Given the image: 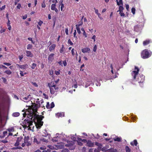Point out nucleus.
Returning <instances> with one entry per match:
<instances>
[{"label":"nucleus","instance_id":"obj_36","mask_svg":"<svg viewBox=\"0 0 152 152\" xmlns=\"http://www.w3.org/2000/svg\"><path fill=\"white\" fill-rule=\"evenodd\" d=\"M68 43L71 45H72L73 44V43L69 39L68 40Z\"/></svg>","mask_w":152,"mask_h":152},{"label":"nucleus","instance_id":"obj_60","mask_svg":"<svg viewBox=\"0 0 152 152\" xmlns=\"http://www.w3.org/2000/svg\"><path fill=\"white\" fill-rule=\"evenodd\" d=\"M10 21L8 19V22L7 23V26H9L10 25Z\"/></svg>","mask_w":152,"mask_h":152},{"label":"nucleus","instance_id":"obj_15","mask_svg":"<svg viewBox=\"0 0 152 152\" xmlns=\"http://www.w3.org/2000/svg\"><path fill=\"white\" fill-rule=\"evenodd\" d=\"M59 139V137L57 136L56 137H54L52 139V141L53 142H56L58 141Z\"/></svg>","mask_w":152,"mask_h":152},{"label":"nucleus","instance_id":"obj_12","mask_svg":"<svg viewBox=\"0 0 152 152\" xmlns=\"http://www.w3.org/2000/svg\"><path fill=\"white\" fill-rule=\"evenodd\" d=\"M56 46V45L55 44H53V45H52L51 46H50V48H49V50L50 51H51L53 50H54L55 49Z\"/></svg>","mask_w":152,"mask_h":152},{"label":"nucleus","instance_id":"obj_47","mask_svg":"<svg viewBox=\"0 0 152 152\" xmlns=\"http://www.w3.org/2000/svg\"><path fill=\"white\" fill-rule=\"evenodd\" d=\"M43 23V22L42 21L40 20V21L38 22V24L40 26H41L42 24Z\"/></svg>","mask_w":152,"mask_h":152},{"label":"nucleus","instance_id":"obj_56","mask_svg":"<svg viewBox=\"0 0 152 152\" xmlns=\"http://www.w3.org/2000/svg\"><path fill=\"white\" fill-rule=\"evenodd\" d=\"M20 75L21 76H24V75H23V72H22V71H20Z\"/></svg>","mask_w":152,"mask_h":152},{"label":"nucleus","instance_id":"obj_61","mask_svg":"<svg viewBox=\"0 0 152 152\" xmlns=\"http://www.w3.org/2000/svg\"><path fill=\"white\" fill-rule=\"evenodd\" d=\"M52 2L53 3H55V4H56L58 2V1L57 0H53L52 1Z\"/></svg>","mask_w":152,"mask_h":152},{"label":"nucleus","instance_id":"obj_54","mask_svg":"<svg viewBox=\"0 0 152 152\" xmlns=\"http://www.w3.org/2000/svg\"><path fill=\"white\" fill-rule=\"evenodd\" d=\"M61 10L62 11L63 10V8L64 7V5L63 4H62L61 5Z\"/></svg>","mask_w":152,"mask_h":152},{"label":"nucleus","instance_id":"obj_58","mask_svg":"<svg viewBox=\"0 0 152 152\" xmlns=\"http://www.w3.org/2000/svg\"><path fill=\"white\" fill-rule=\"evenodd\" d=\"M71 138L74 141L75 140H76V138L74 137H72Z\"/></svg>","mask_w":152,"mask_h":152},{"label":"nucleus","instance_id":"obj_8","mask_svg":"<svg viewBox=\"0 0 152 152\" xmlns=\"http://www.w3.org/2000/svg\"><path fill=\"white\" fill-rule=\"evenodd\" d=\"M151 42V41L149 39H147L145 41H143V45H148L149 43H150Z\"/></svg>","mask_w":152,"mask_h":152},{"label":"nucleus","instance_id":"obj_22","mask_svg":"<svg viewBox=\"0 0 152 152\" xmlns=\"http://www.w3.org/2000/svg\"><path fill=\"white\" fill-rule=\"evenodd\" d=\"M124 9V8L122 6H120L119 7V10L117 11V12H118V11H119L120 12H121Z\"/></svg>","mask_w":152,"mask_h":152},{"label":"nucleus","instance_id":"obj_29","mask_svg":"<svg viewBox=\"0 0 152 152\" xmlns=\"http://www.w3.org/2000/svg\"><path fill=\"white\" fill-rule=\"evenodd\" d=\"M22 148L20 146H19V147H17L13 148H12V149L13 150H15V149H21Z\"/></svg>","mask_w":152,"mask_h":152},{"label":"nucleus","instance_id":"obj_1","mask_svg":"<svg viewBox=\"0 0 152 152\" xmlns=\"http://www.w3.org/2000/svg\"><path fill=\"white\" fill-rule=\"evenodd\" d=\"M31 109L30 112V116L34 117L33 120L36 119L38 123L36 124V127L37 129H40L41 126H42L43 122L42 121L44 116L41 115H37L36 113L37 112V109L39 107L37 104L33 105L31 107Z\"/></svg>","mask_w":152,"mask_h":152},{"label":"nucleus","instance_id":"obj_17","mask_svg":"<svg viewBox=\"0 0 152 152\" xmlns=\"http://www.w3.org/2000/svg\"><path fill=\"white\" fill-rule=\"evenodd\" d=\"M50 90V93L52 94H53L55 93V91L54 90V89L53 88L51 87L50 86H49Z\"/></svg>","mask_w":152,"mask_h":152},{"label":"nucleus","instance_id":"obj_30","mask_svg":"<svg viewBox=\"0 0 152 152\" xmlns=\"http://www.w3.org/2000/svg\"><path fill=\"white\" fill-rule=\"evenodd\" d=\"M56 115L58 117H61L62 116V113H58L56 114Z\"/></svg>","mask_w":152,"mask_h":152},{"label":"nucleus","instance_id":"obj_59","mask_svg":"<svg viewBox=\"0 0 152 152\" xmlns=\"http://www.w3.org/2000/svg\"><path fill=\"white\" fill-rule=\"evenodd\" d=\"M27 15H25L24 16H23V19H25L27 18Z\"/></svg>","mask_w":152,"mask_h":152},{"label":"nucleus","instance_id":"obj_55","mask_svg":"<svg viewBox=\"0 0 152 152\" xmlns=\"http://www.w3.org/2000/svg\"><path fill=\"white\" fill-rule=\"evenodd\" d=\"M63 0H61L59 2V3H60V5H59V8L60 6L62 4H63Z\"/></svg>","mask_w":152,"mask_h":152},{"label":"nucleus","instance_id":"obj_46","mask_svg":"<svg viewBox=\"0 0 152 152\" xmlns=\"http://www.w3.org/2000/svg\"><path fill=\"white\" fill-rule=\"evenodd\" d=\"M19 145V142H16L15 144V146H18Z\"/></svg>","mask_w":152,"mask_h":152},{"label":"nucleus","instance_id":"obj_41","mask_svg":"<svg viewBox=\"0 0 152 152\" xmlns=\"http://www.w3.org/2000/svg\"><path fill=\"white\" fill-rule=\"evenodd\" d=\"M3 64L7 66H9L11 65V64L9 63H4Z\"/></svg>","mask_w":152,"mask_h":152},{"label":"nucleus","instance_id":"obj_38","mask_svg":"<svg viewBox=\"0 0 152 152\" xmlns=\"http://www.w3.org/2000/svg\"><path fill=\"white\" fill-rule=\"evenodd\" d=\"M8 130L10 132H12L13 131H14V129L13 128H11V129H9Z\"/></svg>","mask_w":152,"mask_h":152},{"label":"nucleus","instance_id":"obj_26","mask_svg":"<svg viewBox=\"0 0 152 152\" xmlns=\"http://www.w3.org/2000/svg\"><path fill=\"white\" fill-rule=\"evenodd\" d=\"M5 72L8 75H10L12 73V72L9 70L6 71Z\"/></svg>","mask_w":152,"mask_h":152},{"label":"nucleus","instance_id":"obj_11","mask_svg":"<svg viewBox=\"0 0 152 152\" xmlns=\"http://www.w3.org/2000/svg\"><path fill=\"white\" fill-rule=\"evenodd\" d=\"M87 145L89 147H93L94 145L93 143L91 141L88 140L87 143Z\"/></svg>","mask_w":152,"mask_h":152},{"label":"nucleus","instance_id":"obj_39","mask_svg":"<svg viewBox=\"0 0 152 152\" xmlns=\"http://www.w3.org/2000/svg\"><path fill=\"white\" fill-rule=\"evenodd\" d=\"M22 138L21 137H18V139L16 141L17 142H19H19H20L21 140L22 139Z\"/></svg>","mask_w":152,"mask_h":152},{"label":"nucleus","instance_id":"obj_13","mask_svg":"<svg viewBox=\"0 0 152 152\" xmlns=\"http://www.w3.org/2000/svg\"><path fill=\"white\" fill-rule=\"evenodd\" d=\"M117 4L118 6H120L121 5H123L122 0H119L118 1V0H116Z\"/></svg>","mask_w":152,"mask_h":152},{"label":"nucleus","instance_id":"obj_9","mask_svg":"<svg viewBox=\"0 0 152 152\" xmlns=\"http://www.w3.org/2000/svg\"><path fill=\"white\" fill-rule=\"evenodd\" d=\"M90 50V49L88 48H84L82 49V51L83 53L88 52Z\"/></svg>","mask_w":152,"mask_h":152},{"label":"nucleus","instance_id":"obj_52","mask_svg":"<svg viewBox=\"0 0 152 152\" xmlns=\"http://www.w3.org/2000/svg\"><path fill=\"white\" fill-rule=\"evenodd\" d=\"M30 96V95H29L28 96H27V97H23V99H25V100H27V99H28V98H29V97H28V96Z\"/></svg>","mask_w":152,"mask_h":152},{"label":"nucleus","instance_id":"obj_37","mask_svg":"<svg viewBox=\"0 0 152 152\" xmlns=\"http://www.w3.org/2000/svg\"><path fill=\"white\" fill-rule=\"evenodd\" d=\"M46 6L45 3L44 2H43V3L42 4V8H45Z\"/></svg>","mask_w":152,"mask_h":152},{"label":"nucleus","instance_id":"obj_4","mask_svg":"<svg viewBox=\"0 0 152 152\" xmlns=\"http://www.w3.org/2000/svg\"><path fill=\"white\" fill-rule=\"evenodd\" d=\"M145 80L144 77L143 75H138L137 77V78L135 80H134V82H137L138 83L143 82Z\"/></svg>","mask_w":152,"mask_h":152},{"label":"nucleus","instance_id":"obj_7","mask_svg":"<svg viewBox=\"0 0 152 152\" xmlns=\"http://www.w3.org/2000/svg\"><path fill=\"white\" fill-rule=\"evenodd\" d=\"M26 56L27 57H32L33 56V55L31 53V52L29 51H26Z\"/></svg>","mask_w":152,"mask_h":152},{"label":"nucleus","instance_id":"obj_40","mask_svg":"<svg viewBox=\"0 0 152 152\" xmlns=\"http://www.w3.org/2000/svg\"><path fill=\"white\" fill-rule=\"evenodd\" d=\"M5 8V5H4V6H3L1 7H0V10H4Z\"/></svg>","mask_w":152,"mask_h":152},{"label":"nucleus","instance_id":"obj_43","mask_svg":"<svg viewBox=\"0 0 152 152\" xmlns=\"http://www.w3.org/2000/svg\"><path fill=\"white\" fill-rule=\"evenodd\" d=\"M119 14H120V15L121 16H124L125 15V14L123 12H120Z\"/></svg>","mask_w":152,"mask_h":152},{"label":"nucleus","instance_id":"obj_31","mask_svg":"<svg viewBox=\"0 0 152 152\" xmlns=\"http://www.w3.org/2000/svg\"><path fill=\"white\" fill-rule=\"evenodd\" d=\"M37 64L35 63H33L31 67L32 69H34L36 66Z\"/></svg>","mask_w":152,"mask_h":152},{"label":"nucleus","instance_id":"obj_34","mask_svg":"<svg viewBox=\"0 0 152 152\" xmlns=\"http://www.w3.org/2000/svg\"><path fill=\"white\" fill-rule=\"evenodd\" d=\"M54 104L53 102H52L50 104V108H52L54 107Z\"/></svg>","mask_w":152,"mask_h":152},{"label":"nucleus","instance_id":"obj_32","mask_svg":"<svg viewBox=\"0 0 152 152\" xmlns=\"http://www.w3.org/2000/svg\"><path fill=\"white\" fill-rule=\"evenodd\" d=\"M97 48V46L96 45H95L93 48V51L95 52Z\"/></svg>","mask_w":152,"mask_h":152},{"label":"nucleus","instance_id":"obj_53","mask_svg":"<svg viewBox=\"0 0 152 152\" xmlns=\"http://www.w3.org/2000/svg\"><path fill=\"white\" fill-rule=\"evenodd\" d=\"M94 9L95 10V13H96V14H98V13H98V10H97V9H95V8H94Z\"/></svg>","mask_w":152,"mask_h":152},{"label":"nucleus","instance_id":"obj_18","mask_svg":"<svg viewBox=\"0 0 152 152\" xmlns=\"http://www.w3.org/2000/svg\"><path fill=\"white\" fill-rule=\"evenodd\" d=\"M109 152H117V151L116 149L113 148H110L108 150Z\"/></svg>","mask_w":152,"mask_h":152},{"label":"nucleus","instance_id":"obj_27","mask_svg":"<svg viewBox=\"0 0 152 152\" xmlns=\"http://www.w3.org/2000/svg\"><path fill=\"white\" fill-rule=\"evenodd\" d=\"M32 45L31 44H28L27 46V48L28 50H29L32 48Z\"/></svg>","mask_w":152,"mask_h":152},{"label":"nucleus","instance_id":"obj_6","mask_svg":"<svg viewBox=\"0 0 152 152\" xmlns=\"http://www.w3.org/2000/svg\"><path fill=\"white\" fill-rule=\"evenodd\" d=\"M16 66H17L18 68H20L22 70L26 69L28 66V65L27 64L20 65L18 64H17Z\"/></svg>","mask_w":152,"mask_h":152},{"label":"nucleus","instance_id":"obj_62","mask_svg":"<svg viewBox=\"0 0 152 152\" xmlns=\"http://www.w3.org/2000/svg\"><path fill=\"white\" fill-rule=\"evenodd\" d=\"M129 5L128 4H126V8L127 10H128V9L129 8Z\"/></svg>","mask_w":152,"mask_h":152},{"label":"nucleus","instance_id":"obj_63","mask_svg":"<svg viewBox=\"0 0 152 152\" xmlns=\"http://www.w3.org/2000/svg\"><path fill=\"white\" fill-rule=\"evenodd\" d=\"M53 10H54L56 13H58V10L56 8L55 9Z\"/></svg>","mask_w":152,"mask_h":152},{"label":"nucleus","instance_id":"obj_3","mask_svg":"<svg viewBox=\"0 0 152 152\" xmlns=\"http://www.w3.org/2000/svg\"><path fill=\"white\" fill-rule=\"evenodd\" d=\"M152 55V52H149L148 49H145L143 50L141 53V57L143 59L147 58L150 57Z\"/></svg>","mask_w":152,"mask_h":152},{"label":"nucleus","instance_id":"obj_51","mask_svg":"<svg viewBox=\"0 0 152 152\" xmlns=\"http://www.w3.org/2000/svg\"><path fill=\"white\" fill-rule=\"evenodd\" d=\"M59 71H55V73L56 75H58L60 74Z\"/></svg>","mask_w":152,"mask_h":152},{"label":"nucleus","instance_id":"obj_20","mask_svg":"<svg viewBox=\"0 0 152 152\" xmlns=\"http://www.w3.org/2000/svg\"><path fill=\"white\" fill-rule=\"evenodd\" d=\"M12 115L14 117H18L20 115V113L18 112L14 113H13Z\"/></svg>","mask_w":152,"mask_h":152},{"label":"nucleus","instance_id":"obj_45","mask_svg":"<svg viewBox=\"0 0 152 152\" xmlns=\"http://www.w3.org/2000/svg\"><path fill=\"white\" fill-rule=\"evenodd\" d=\"M96 37V36L95 35H94L92 37V39H94V41H95V38Z\"/></svg>","mask_w":152,"mask_h":152},{"label":"nucleus","instance_id":"obj_5","mask_svg":"<svg viewBox=\"0 0 152 152\" xmlns=\"http://www.w3.org/2000/svg\"><path fill=\"white\" fill-rule=\"evenodd\" d=\"M139 70V68L137 67L136 66L134 67V80H135L137 78V77L138 75V72Z\"/></svg>","mask_w":152,"mask_h":152},{"label":"nucleus","instance_id":"obj_21","mask_svg":"<svg viewBox=\"0 0 152 152\" xmlns=\"http://www.w3.org/2000/svg\"><path fill=\"white\" fill-rule=\"evenodd\" d=\"M78 25H76V28L77 30V33L79 34H80L81 33V31L80 30V28L79 27H77Z\"/></svg>","mask_w":152,"mask_h":152},{"label":"nucleus","instance_id":"obj_64","mask_svg":"<svg viewBox=\"0 0 152 152\" xmlns=\"http://www.w3.org/2000/svg\"><path fill=\"white\" fill-rule=\"evenodd\" d=\"M94 151V152H100V151H99L97 149H95Z\"/></svg>","mask_w":152,"mask_h":152},{"label":"nucleus","instance_id":"obj_14","mask_svg":"<svg viewBox=\"0 0 152 152\" xmlns=\"http://www.w3.org/2000/svg\"><path fill=\"white\" fill-rule=\"evenodd\" d=\"M65 50V48H64V45H62L61 49L60 50V52L61 53H64Z\"/></svg>","mask_w":152,"mask_h":152},{"label":"nucleus","instance_id":"obj_23","mask_svg":"<svg viewBox=\"0 0 152 152\" xmlns=\"http://www.w3.org/2000/svg\"><path fill=\"white\" fill-rule=\"evenodd\" d=\"M121 138L120 137H117L116 138H114V140L115 141H117L118 142H120L121 141Z\"/></svg>","mask_w":152,"mask_h":152},{"label":"nucleus","instance_id":"obj_35","mask_svg":"<svg viewBox=\"0 0 152 152\" xmlns=\"http://www.w3.org/2000/svg\"><path fill=\"white\" fill-rule=\"evenodd\" d=\"M137 143H138L137 141V140H136V139H135V140H134V145L136 146H137Z\"/></svg>","mask_w":152,"mask_h":152},{"label":"nucleus","instance_id":"obj_28","mask_svg":"<svg viewBox=\"0 0 152 152\" xmlns=\"http://www.w3.org/2000/svg\"><path fill=\"white\" fill-rule=\"evenodd\" d=\"M95 144L96 146H98V147H101L102 146V145L101 144L97 142H95Z\"/></svg>","mask_w":152,"mask_h":152},{"label":"nucleus","instance_id":"obj_48","mask_svg":"<svg viewBox=\"0 0 152 152\" xmlns=\"http://www.w3.org/2000/svg\"><path fill=\"white\" fill-rule=\"evenodd\" d=\"M84 66V64L82 65L80 67V71H83V69H82V68H83V67Z\"/></svg>","mask_w":152,"mask_h":152},{"label":"nucleus","instance_id":"obj_10","mask_svg":"<svg viewBox=\"0 0 152 152\" xmlns=\"http://www.w3.org/2000/svg\"><path fill=\"white\" fill-rule=\"evenodd\" d=\"M54 55V54L52 53L49 56L48 59L49 61L51 62L53 61L54 59L53 56Z\"/></svg>","mask_w":152,"mask_h":152},{"label":"nucleus","instance_id":"obj_42","mask_svg":"<svg viewBox=\"0 0 152 152\" xmlns=\"http://www.w3.org/2000/svg\"><path fill=\"white\" fill-rule=\"evenodd\" d=\"M21 5L20 4H18V5L17 6V8L18 9H20V7H21Z\"/></svg>","mask_w":152,"mask_h":152},{"label":"nucleus","instance_id":"obj_16","mask_svg":"<svg viewBox=\"0 0 152 152\" xmlns=\"http://www.w3.org/2000/svg\"><path fill=\"white\" fill-rule=\"evenodd\" d=\"M40 140L41 141L46 143L48 142V139H45L43 137H42L41 138Z\"/></svg>","mask_w":152,"mask_h":152},{"label":"nucleus","instance_id":"obj_24","mask_svg":"<svg viewBox=\"0 0 152 152\" xmlns=\"http://www.w3.org/2000/svg\"><path fill=\"white\" fill-rule=\"evenodd\" d=\"M29 139L28 137H25L24 139V142L25 143L27 142L28 140Z\"/></svg>","mask_w":152,"mask_h":152},{"label":"nucleus","instance_id":"obj_33","mask_svg":"<svg viewBox=\"0 0 152 152\" xmlns=\"http://www.w3.org/2000/svg\"><path fill=\"white\" fill-rule=\"evenodd\" d=\"M46 107L48 109H50V105L49 102L47 103Z\"/></svg>","mask_w":152,"mask_h":152},{"label":"nucleus","instance_id":"obj_25","mask_svg":"<svg viewBox=\"0 0 152 152\" xmlns=\"http://www.w3.org/2000/svg\"><path fill=\"white\" fill-rule=\"evenodd\" d=\"M125 149L126 152H130V150L128 146H126L125 147Z\"/></svg>","mask_w":152,"mask_h":152},{"label":"nucleus","instance_id":"obj_57","mask_svg":"<svg viewBox=\"0 0 152 152\" xmlns=\"http://www.w3.org/2000/svg\"><path fill=\"white\" fill-rule=\"evenodd\" d=\"M71 52L72 53V54L73 56H74L75 55V53L74 51V49H72L71 50Z\"/></svg>","mask_w":152,"mask_h":152},{"label":"nucleus","instance_id":"obj_19","mask_svg":"<svg viewBox=\"0 0 152 152\" xmlns=\"http://www.w3.org/2000/svg\"><path fill=\"white\" fill-rule=\"evenodd\" d=\"M56 4H52L51 6V8L52 10H53L55 9H56Z\"/></svg>","mask_w":152,"mask_h":152},{"label":"nucleus","instance_id":"obj_44","mask_svg":"<svg viewBox=\"0 0 152 152\" xmlns=\"http://www.w3.org/2000/svg\"><path fill=\"white\" fill-rule=\"evenodd\" d=\"M65 32L66 35L68 34V29L67 28H66L65 30Z\"/></svg>","mask_w":152,"mask_h":152},{"label":"nucleus","instance_id":"obj_2","mask_svg":"<svg viewBox=\"0 0 152 152\" xmlns=\"http://www.w3.org/2000/svg\"><path fill=\"white\" fill-rule=\"evenodd\" d=\"M33 118L34 117L29 116L28 119H26L24 121V123H25L24 125L27 128L29 127L32 125L33 121H34L36 126V124L38 123V122L36 119L33 120Z\"/></svg>","mask_w":152,"mask_h":152},{"label":"nucleus","instance_id":"obj_49","mask_svg":"<svg viewBox=\"0 0 152 152\" xmlns=\"http://www.w3.org/2000/svg\"><path fill=\"white\" fill-rule=\"evenodd\" d=\"M76 34V30H75L74 31V33L73 34H74V37H75L76 38H77V37H76L75 36Z\"/></svg>","mask_w":152,"mask_h":152},{"label":"nucleus","instance_id":"obj_50","mask_svg":"<svg viewBox=\"0 0 152 152\" xmlns=\"http://www.w3.org/2000/svg\"><path fill=\"white\" fill-rule=\"evenodd\" d=\"M63 63L64 66H66L67 65V63L66 61H63Z\"/></svg>","mask_w":152,"mask_h":152}]
</instances>
